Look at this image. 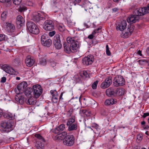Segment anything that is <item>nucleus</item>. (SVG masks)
Instances as JSON below:
<instances>
[{
  "mask_svg": "<svg viewBox=\"0 0 149 149\" xmlns=\"http://www.w3.org/2000/svg\"><path fill=\"white\" fill-rule=\"evenodd\" d=\"M82 112L84 114H85L86 117L89 116L91 115V111L89 110H87L85 109L82 110Z\"/></svg>",
  "mask_w": 149,
  "mask_h": 149,
  "instance_id": "34",
  "label": "nucleus"
},
{
  "mask_svg": "<svg viewBox=\"0 0 149 149\" xmlns=\"http://www.w3.org/2000/svg\"><path fill=\"white\" fill-rule=\"evenodd\" d=\"M11 0H0V2L2 3H8L11 1Z\"/></svg>",
  "mask_w": 149,
  "mask_h": 149,
  "instance_id": "54",
  "label": "nucleus"
},
{
  "mask_svg": "<svg viewBox=\"0 0 149 149\" xmlns=\"http://www.w3.org/2000/svg\"><path fill=\"white\" fill-rule=\"evenodd\" d=\"M50 93L52 95V100L53 103H56L58 101V95L56 90H51Z\"/></svg>",
  "mask_w": 149,
  "mask_h": 149,
  "instance_id": "17",
  "label": "nucleus"
},
{
  "mask_svg": "<svg viewBox=\"0 0 149 149\" xmlns=\"http://www.w3.org/2000/svg\"><path fill=\"white\" fill-rule=\"evenodd\" d=\"M33 89L32 88H27L25 91L24 93L25 95L27 96H29L30 95H32V93L33 92Z\"/></svg>",
  "mask_w": 149,
  "mask_h": 149,
  "instance_id": "29",
  "label": "nucleus"
},
{
  "mask_svg": "<svg viewBox=\"0 0 149 149\" xmlns=\"http://www.w3.org/2000/svg\"><path fill=\"white\" fill-rule=\"evenodd\" d=\"M93 37V36L92 34H91L88 36V38L90 39H92Z\"/></svg>",
  "mask_w": 149,
  "mask_h": 149,
  "instance_id": "63",
  "label": "nucleus"
},
{
  "mask_svg": "<svg viewBox=\"0 0 149 149\" xmlns=\"http://www.w3.org/2000/svg\"><path fill=\"white\" fill-rule=\"evenodd\" d=\"M7 13L6 11H4L3 12L1 15V18L4 21L6 19L7 16Z\"/></svg>",
  "mask_w": 149,
  "mask_h": 149,
  "instance_id": "38",
  "label": "nucleus"
},
{
  "mask_svg": "<svg viewBox=\"0 0 149 149\" xmlns=\"http://www.w3.org/2000/svg\"><path fill=\"white\" fill-rule=\"evenodd\" d=\"M68 127V130L69 131H72L76 130L79 128L78 124L77 123H73L67 126Z\"/></svg>",
  "mask_w": 149,
  "mask_h": 149,
  "instance_id": "22",
  "label": "nucleus"
},
{
  "mask_svg": "<svg viewBox=\"0 0 149 149\" xmlns=\"http://www.w3.org/2000/svg\"><path fill=\"white\" fill-rule=\"evenodd\" d=\"M60 36H61L60 35L58 34L56 35L54 37L53 40V42H61V41Z\"/></svg>",
  "mask_w": 149,
  "mask_h": 149,
  "instance_id": "30",
  "label": "nucleus"
},
{
  "mask_svg": "<svg viewBox=\"0 0 149 149\" xmlns=\"http://www.w3.org/2000/svg\"><path fill=\"white\" fill-rule=\"evenodd\" d=\"M139 64L140 65L145 66H149V60L146 59H141L138 61Z\"/></svg>",
  "mask_w": 149,
  "mask_h": 149,
  "instance_id": "27",
  "label": "nucleus"
},
{
  "mask_svg": "<svg viewBox=\"0 0 149 149\" xmlns=\"http://www.w3.org/2000/svg\"><path fill=\"white\" fill-rule=\"evenodd\" d=\"M71 1L73 2L74 6L76 4L80 3L81 1V0H71Z\"/></svg>",
  "mask_w": 149,
  "mask_h": 149,
  "instance_id": "49",
  "label": "nucleus"
},
{
  "mask_svg": "<svg viewBox=\"0 0 149 149\" xmlns=\"http://www.w3.org/2000/svg\"><path fill=\"white\" fill-rule=\"evenodd\" d=\"M80 100V99H78V98H76V99H75L74 98H73L71 99L70 100V102H72V103H73V105H74V103L75 102H78Z\"/></svg>",
  "mask_w": 149,
  "mask_h": 149,
  "instance_id": "45",
  "label": "nucleus"
},
{
  "mask_svg": "<svg viewBox=\"0 0 149 149\" xmlns=\"http://www.w3.org/2000/svg\"><path fill=\"white\" fill-rule=\"evenodd\" d=\"M73 109L72 108H70L68 111L67 115L68 116H70L72 113Z\"/></svg>",
  "mask_w": 149,
  "mask_h": 149,
  "instance_id": "47",
  "label": "nucleus"
},
{
  "mask_svg": "<svg viewBox=\"0 0 149 149\" xmlns=\"http://www.w3.org/2000/svg\"><path fill=\"white\" fill-rule=\"evenodd\" d=\"M41 42L43 46L47 47H50L52 44V40L48 39L46 35H43L42 36Z\"/></svg>",
  "mask_w": 149,
  "mask_h": 149,
  "instance_id": "10",
  "label": "nucleus"
},
{
  "mask_svg": "<svg viewBox=\"0 0 149 149\" xmlns=\"http://www.w3.org/2000/svg\"><path fill=\"white\" fill-rule=\"evenodd\" d=\"M27 29L30 33L34 34H38L39 32V29L35 23L31 21L26 23Z\"/></svg>",
  "mask_w": 149,
  "mask_h": 149,
  "instance_id": "3",
  "label": "nucleus"
},
{
  "mask_svg": "<svg viewBox=\"0 0 149 149\" xmlns=\"http://www.w3.org/2000/svg\"><path fill=\"white\" fill-rule=\"evenodd\" d=\"M125 81L123 76L121 75L116 76L113 79V84L115 87L122 86L125 84Z\"/></svg>",
  "mask_w": 149,
  "mask_h": 149,
  "instance_id": "4",
  "label": "nucleus"
},
{
  "mask_svg": "<svg viewBox=\"0 0 149 149\" xmlns=\"http://www.w3.org/2000/svg\"><path fill=\"white\" fill-rule=\"evenodd\" d=\"M4 117L5 118H7L9 119H12V117L11 116V115H10L9 114H5L4 116Z\"/></svg>",
  "mask_w": 149,
  "mask_h": 149,
  "instance_id": "51",
  "label": "nucleus"
},
{
  "mask_svg": "<svg viewBox=\"0 0 149 149\" xmlns=\"http://www.w3.org/2000/svg\"><path fill=\"white\" fill-rule=\"evenodd\" d=\"M149 12V4L147 5V7H141L138 8V10L135 11L136 14L140 15H144L146 13Z\"/></svg>",
  "mask_w": 149,
  "mask_h": 149,
  "instance_id": "13",
  "label": "nucleus"
},
{
  "mask_svg": "<svg viewBox=\"0 0 149 149\" xmlns=\"http://www.w3.org/2000/svg\"><path fill=\"white\" fill-rule=\"evenodd\" d=\"M6 77H3L1 79V83H3L6 82Z\"/></svg>",
  "mask_w": 149,
  "mask_h": 149,
  "instance_id": "55",
  "label": "nucleus"
},
{
  "mask_svg": "<svg viewBox=\"0 0 149 149\" xmlns=\"http://www.w3.org/2000/svg\"><path fill=\"white\" fill-rule=\"evenodd\" d=\"M55 47L56 49H59L61 48L62 45L61 42H53Z\"/></svg>",
  "mask_w": 149,
  "mask_h": 149,
  "instance_id": "32",
  "label": "nucleus"
},
{
  "mask_svg": "<svg viewBox=\"0 0 149 149\" xmlns=\"http://www.w3.org/2000/svg\"><path fill=\"white\" fill-rule=\"evenodd\" d=\"M143 128L145 129H148L149 128V126L148 125H144L143 126Z\"/></svg>",
  "mask_w": 149,
  "mask_h": 149,
  "instance_id": "61",
  "label": "nucleus"
},
{
  "mask_svg": "<svg viewBox=\"0 0 149 149\" xmlns=\"http://www.w3.org/2000/svg\"><path fill=\"white\" fill-rule=\"evenodd\" d=\"M33 17L32 19L34 22H38L40 20H42L43 17H40V13L38 12H34L33 14Z\"/></svg>",
  "mask_w": 149,
  "mask_h": 149,
  "instance_id": "18",
  "label": "nucleus"
},
{
  "mask_svg": "<svg viewBox=\"0 0 149 149\" xmlns=\"http://www.w3.org/2000/svg\"><path fill=\"white\" fill-rule=\"evenodd\" d=\"M5 36L3 34H0V41H1L5 40Z\"/></svg>",
  "mask_w": 149,
  "mask_h": 149,
  "instance_id": "52",
  "label": "nucleus"
},
{
  "mask_svg": "<svg viewBox=\"0 0 149 149\" xmlns=\"http://www.w3.org/2000/svg\"><path fill=\"white\" fill-rule=\"evenodd\" d=\"M25 22L23 18L20 15L17 16L16 18V24L18 26H19L20 27L22 26L24 24Z\"/></svg>",
  "mask_w": 149,
  "mask_h": 149,
  "instance_id": "21",
  "label": "nucleus"
},
{
  "mask_svg": "<svg viewBox=\"0 0 149 149\" xmlns=\"http://www.w3.org/2000/svg\"><path fill=\"white\" fill-rule=\"evenodd\" d=\"M92 127H93V128H91V130H93L94 132L95 131V130H96L97 131H98L100 130L99 125L96 124L94 123L93 124Z\"/></svg>",
  "mask_w": 149,
  "mask_h": 149,
  "instance_id": "33",
  "label": "nucleus"
},
{
  "mask_svg": "<svg viewBox=\"0 0 149 149\" xmlns=\"http://www.w3.org/2000/svg\"><path fill=\"white\" fill-rule=\"evenodd\" d=\"M67 43L63 44V47L65 52L68 54L71 52H77L79 45V42L74 39L73 38L68 37L67 38Z\"/></svg>",
  "mask_w": 149,
  "mask_h": 149,
  "instance_id": "1",
  "label": "nucleus"
},
{
  "mask_svg": "<svg viewBox=\"0 0 149 149\" xmlns=\"http://www.w3.org/2000/svg\"><path fill=\"white\" fill-rule=\"evenodd\" d=\"M2 131L8 132L12 130V125L9 122L5 121L2 122L1 124Z\"/></svg>",
  "mask_w": 149,
  "mask_h": 149,
  "instance_id": "9",
  "label": "nucleus"
},
{
  "mask_svg": "<svg viewBox=\"0 0 149 149\" xmlns=\"http://www.w3.org/2000/svg\"><path fill=\"white\" fill-rule=\"evenodd\" d=\"M55 33V31H53L52 32H49V36L52 37L54 35Z\"/></svg>",
  "mask_w": 149,
  "mask_h": 149,
  "instance_id": "53",
  "label": "nucleus"
},
{
  "mask_svg": "<svg viewBox=\"0 0 149 149\" xmlns=\"http://www.w3.org/2000/svg\"><path fill=\"white\" fill-rule=\"evenodd\" d=\"M56 63L55 62H53L52 63H51V66L53 67H54L56 66Z\"/></svg>",
  "mask_w": 149,
  "mask_h": 149,
  "instance_id": "59",
  "label": "nucleus"
},
{
  "mask_svg": "<svg viewBox=\"0 0 149 149\" xmlns=\"http://www.w3.org/2000/svg\"><path fill=\"white\" fill-rule=\"evenodd\" d=\"M75 118L74 117H73L72 118H69L67 121L66 125L67 126H68L70 125L73 124V123H76L75 122Z\"/></svg>",
  "mask_w": 149,
  "mask_h": 149,
  "instance_id": "31",
  "label": "nucleus"
},
{
  "mask_svg": "<svg viewBox=\"0 0 149 149\" xmlns=\"http://www.w3.org/2000/svg\"><path fill=\"white\" fill-rule=\"evenodd\" d=\"M37 98L35 97H30L26 101V102L27 104H29L30 105H35L36 102V98Z\"/></svg>",
  "mask_w": 149,
  "mask_h": 149,
  "instance_id": "26",
  "label": "nucleus"
},
{
  "mask_svg": "<svg viewBox=\"0 0 149 149\" xmlns=\"http://www.w3.org/2000/svg\"><path fill=\"white\" fill-rule=\"evenodd\" d=\"M26 7L24 6H20L19 10L20 12H22L26 11Z\"/></svg>",
  "mask_w": 149,
  "mask_h": 149,
  "instance_id": "43",
  "label": "nucleus"
},
{
  "mask_svg": "<svg viewBox=\"0 0 149 149\" xmlns=\"http://www.w3.org/2000/svg\"><path fill=\"white\" fill-rule=\"evenodd\" d=\"M46 60L45 58L41 57L40 59V61L39 64L42 65H45L46 64Z\"/></svg>",
  "mask_w": 149,
  "mask_h": 149,
  "instance_id": "35",
  "label": "nucleus"
},
{
  "mask_svg": "<svg viewBox=\"0 0 149 149\" xmlns=\"http://www.w3.org/2000/svg\"><path fill=\"white\" fill-rule=\"evenodd\" d=\"M81 76L83 77H87L89 76V75L86 71H83L81 72Z\"/></svg>",
  "mask_w": 149,
  "mask_h": 149,
  "instance_id": "37",
  "label": "nucleus"
},
{
  "mask_svg": "<svg viewBox=\"0 0 149 149\" xmlns=\"http://www.w3.org/2000/svg\"><path fill=\"white\" fill-rule=\"evenodd\" d=\"M22 0H13V3L15 5H18L22 2Z\"/></svg>",
  "mask_w": 149,
  "mask_h": 149,
  "instance_id": "44",
  "label": "nucleus"
},
{
  "mask_svg": "<svg viewBox=\"0 0 149 149\" xmlns=\"http://www.w3.org/2000/svg\"><path fill=\"white\" fill-rule=\"evenodd\" d=\"M52 132L54 134H58L61 132V131L59 130L58 128V127H56L55 128L53 129L52 130Z\"/></svg>",
  "mask_w": 149,
  "mask_h": 149,
  "instance_id": "41",
  "label": "nucleus"
},
{
  "mask_svg": "<svg viewBox=\"0 0 149 149\" xmlns=\"http://www.w3.org/2000/svg\"><path fill=\"white\" fill-rule=\"evenodd\" d=\"M67 133L66 132H63L58 134L56 136L58 139H64V138L66 135Z\"/></svg>",
  "mask_w": 149,
  "mask_h": 149,
  "instance_id": "28",
  "label": "nucleus"
},
{
  "mask_svg": "<svg viewBox=\"0 0 149 149\" xmlns=\"http://www.w3.org/2000/svg\"><path fill=\"white\" fill-rule=\"evenodd\" d=\"M118 10V9L116 8H114L112 9V13H116Z\"/></svg>",
  "mask_w": 149,
  "mask_h": 149,
  "instance_id": "60",
  "label": "nucleus"
},
{
  "mask_svg": "<svg viewBox=\"0 0 149 149\" xmlns=\"http://www.w3.org/2000/svg\"><path fill=\"white\" fill-rule=\"evenodd\" d=\"M129 30H128L129 32H128L127 31V32H125L124 34V36H123V38H127L129 36H130L131 34L132 33V32L133 31V29H131V30H130V29H129Z\"/></svg>",
  "mask_w": 149,
  "mask_h": 149,
  "instance_id": "36",
  "label": "nucleus"
},
{
  "mask_svg": "<svg viewBox=\"0 0 149 149\" xmlns=\"http://www.w3.org/2000/svg\"><path fill=\"white\" fill-rule=\"evenodd\" d=\"M142 139V137L141 136V135L139 134L137 135V139L139 141L141 140Z\"/></svg>",
  "mask_w": 149,
  "mask_h": 149,
  "instance_id": "57",
  "label": "nucleus"
},
{
  "mask_svg": "<svg viewBox=\"0 0 149 149\" xmlns=\"http://www.w3.org/2000/svg\"><path fill=\"white\" fill-rule=\"evenodd\" d=\"M58 127V128L59 130L61 132L65 129V125L64 124H61Z\"/></svg>",
  "mask_w": 149,
  "mask_h": 149,
  "instance_id": "39",
  "label": "nucleus"
},
{
  "mask_svg": "<svg viewBox=\"0 0 149 149\" xmlns=\"http://www.w3.org/2000/svg\"><path fill=\"white\" fill-rule=\"evenodd\" d=\"M149 116V113H143V115L142 116V117L143 118H146V116Z\"/></svg>",
  "mask_w": 149,
  "mask_h": 149,
  "instance_id": "58",
  "label": "nucleus"
},
{
  "mask_svg": "<svg viewBox=\"0 0 149 149\" xmlns=\"http://www.w3.org/2000/svg\"><path fill=\"white\" fill-rule=\"evenodd\" d=\"M146 52L148 55H149V47H148L146 50Z\"/></svg>",
  "mask_w": 149,
  "mask_h": 149,
  "instance_id": "64",
  "label": "nucleus"
},
{
  "mask_svg": "<svg viewBox=\"0 0 149 149\" xmlns=\"http://www.w3.org/2000/svg\"><path fill=\"white\" fill-rule=\"evenodd\" d=\"M43 28L46 31L52 30L54 29L53 22L50 20H46L44 24Z\"/></svg>",
  "mask_w": 149,
  "mask_h": 149,
  "instance_id": "11",
  "label": "nucleus"
},
{
  "mask_svg": "<svg viewBox=\"0 0 149 149\" xmlns=\"http://www.w3.org/2000/svg\"><path fill=\"white\" fill-rule=\"evenodd\" d=\"M112 77L109 76L102 83L101 85V87L103 89H104L109 87L112 84Z\"/></svg>",
  "mask_w": 149,
  "mask_h": 149,
  "instance_id": "12",
  "label": "nucleus"
},
{
  "mask_svg": "<svg viewBox=\"0 0 149 149\" xmlns=\"http://www.w3.org/2000/svg\"><path fill=\"white\" fill-rule=\"evenodd\" d=\"M106 54L108 56L111 55V52L109 50V46L108 45H106Z\"/></svg>",
  "mask_w": 149,
  "mask_h": 149,
  "instance_id": "46",
  "label": "nucleus"
},
{
  "mask_svg": "<svg viewBox=\"0 0 149 149\" xmlns=\"http://www.w3.org/2000/svg\"><path fill=\"white\" fill-rule=\"evenodd\" d=\"M4 70L6 73L12 75H15V71L10 66L6 65L3 67Z\"/></svg>",
  "mask_w": 149,
  "mask_h": 149,
  "instance_id": "16",
  "label": "nucleus"
},
{
  "mask_svg": "<svg viewBox=\"0 0 149 149\" xmlns=\"http://www.w3.org/2000/svg\"><path fill=\"white\" fill-rule=\"evenodd\" d=\"M109 102H110L109 100V99H107L105 100V101L104 103L105 104L107 105H110Z\"/></svg>",
  "mask_w": 149,
  "mask_h": 149,
  "instance_id": "56",
  "label": "nucleus"
},
{
  "mask_svg": "<svg viewBox=\"0 0 149 149\" xmlns=\"http://www.w3.org/2000/svg\"><path fill=\"white\" fill-rule=\"evenodd\" d=\"M6 29L8 32H13L15 31V28L14 25L10 23H6Z\"/></svg>",
  "mask_w": 149,
  "mask_h": 149,
  "instance_id": "20",
  "label": "nucleus"
},
{
  "mask_svg": "<svg viewBox=\"0 0 149 149\" xmlns=\"http://www.w3.org/2000/svg\"><path fill=\"white\" fill-rule=\"evenodd\" d=\"M75 138L72 135H67L63 139V143L68 146H72L73 145L74 143Z\"/></svg>",
  "mask_w": 149,
  "mask_h": 149,
  "instance_id": "6",
  "label": "nucleus"
},
{
  "mask_svg": "<svg viewBox=\"0 0 149 149\" xmlns=\"http://www.w3.org/2000/svg\"><path fill=\"white\" fill-rule=\"evenodd\" d=\"M7 41L9 45L11 46H13L16 45V40L15 38L14 37H11L8 38Z\"/></svg>",
  "mask_w": 149,
  "mask_h": 149,
  "instance_id": "23",
  "label": "nucleus"
},
{
  "mask_svg": "<svg viewBox=\"0 0 149 149\" xmlns=\"http://www.w3.org/2000/svg\"><path fill=\"white\" fill-rule=\"evenodd\" d=\"M25 62L27 66L30 67L33 65L35 62V61L31 58V56H28L25 59Z\"/></svg>",
  "mask_w": 149,
  "mask_h": 149,
  "instance_id": "19",
  "label": "nucleus"
},
{
  "mask_svg": "<svg viewBox=\"0 0 149 149\" xmlns=\"http://www.w3.org/2000/svg\"><path fill=\"white\" fill-rule=\"evenodd\" d=\"M127 24L126 21L123 20L117 24L116 29L122 31L126 28Z\"/></svg>",
  "mask_w": 149,
  "mask_h": 149,
  "instance_id": "15",
  "label": "nucleus"
},
{
  "mask_svg": "<svg viewBox=\"0 0 149 149\" xmlns=\"http://www.w3.org/2000/svg\"><path fill=\"white\" fill-rule=\"evenodd\" d=\"M58 29L61 32H62L65 30V27L63 26H59L58 27Z\"/></svg>",
  "mask_w": 149,
  "mask_h": 149,
  "instance_id": "50",
  "label": "nucleus"
},
{
  "mask_svg": "<svg viewBox=\"0 0 149 149\" xmlns=\"http://www.w3.org/2000/svg\"><path fill=\"white\" fill-rule=\"evenodd\" d=\"M63 92H62L61 93V95L59 97V100H62L63 99V98L62 97L63 95Z\"/></svg>",
  "mask_w": 149,
  "mask_h": 149,
  "instance_id": "62",
  "label": "nucleus"
},
{
  "mask_svg": "<svg viewBox=\"0 0 149 149\" xmlns=\"http://www.w3.org/2000/svg\"><path fill=\"white\" fill-rule=\"evenodd\" d=\"M35 136L38 139L35 144V146L38 149H42L44 147L45 141L43 138L38 134H36Z\"/></svg>",
  "mask_w": 149,
  "mask_h": 149,
  "instance_id": "5",
  "label": "nucleus"
},
{
  "mask_svg": "<svg viewBox=\"0 0 149 149\" xmlns=\"http://www.w3.org/2000/svg\"><path fill=\"white\" fill-rule=\"evenodd\" d=\"M93 56L91 55H89L82 59V62L84 65H88L91 64L93 62Z\"/></svg>",
  "mask_w": 149,
  "mask_h": 149,
  "instance_id": "14",
  "label": "nucleus"
},
{
  "mask_svg": "<svg viewBox=\"0 0 149 149\" xmlns=\"http://www.w3.org/2000/svg\"><path fill=\"white\" fill-rule=\"evenodd\" d=\"M33 96L38 98L42 93V89L40 85H36L33 86Z\"/></svg>",
  "mask_w": 149,
  "mask_h": 149,
  "instance_id": "7",
  "label": "nucleus"
},
{
  "mask_svg": "<svg viewBox=\"0 0 149 149\" xmlns=\"http://www.w3.org/2000/svg\"><path fill=\"white\" fill-rule=\"evenodd\" d=\"M106 94L108 96L116 95L115 89L113 88H110L106 91Z\"/></svg>",
  "mask_w": 149,
  "mask_h": 149,
  "instance_id": "24",
  "label": "nucleus"
},
{
  "mask_svg": "<svg viewBox=\"0 0 149 149\" xmlns=\"http://www.w3.org/2000/svg\"><path fill=\"white\" fill-rule=\"evenodd\" d=\"M27 84L25 81H23L19 84L17 86V88L14 91L17 94L15 97V102L17 104H23L25 102L24 97L20 95V94L23 93L25 89L27 87Z\"/></svg>",
  "mask_w": 149,
  "mask_h": 149,
  "instance_id": "2",
  "label": "nucleus"
},
{
  "mask_svg": "<svg viewBox=\"0 0 149 149\" xmlns=\"http://www.w3.org/2000/svg\"><path fill=\"white\" fill-rule=\"evenodd\" d=\"M138 10V9L137 8L134 11V15H131L127 19V22L130 23L132 24L138 21L139 19V16H141L143 15H138L137 14H136L135 11Z\"/></svg>",
  "mask_w": 149,
  "mask_h": 149,
  "instance_id": "8",
  "label": "nucleus"
},
{
  "mask_svg": "<svg viewBox=\"0 0 149 149\" xmlns=\"http://www.w3.org/2000/svg\"><path fill=\"white\" fill-rule=\"evenodd\" d=\"M26 4L29 6H33V3L31 1H28L26 2Z\"/></svg>",
  "mask_w": 149,
  "mask_h": 149,
  "instance_id": "48",
  "label": "nucleus"
},
{
  "mask_svg": "<svg viewBox=\"0 0 149 149\" xmlns=\"http://www.w3.org/2000/svg\"><path fill=\"white\" fill-rule=\"evenodd\" d=\"M109 102L110 105L115 104L117 103V100L115 99L109 98Z\"/></svg>",
  "mask_w": 149,
  "mask_h": 149,
  "instance_id": "40",
  "label": "nucleus"
},
{
  "mask_svg": "<svg viewBox=\"0 0 149 149\" xmlns=\"http://www.w3.org/2000/svg\"><path fill=\"white\" fill-rule=\"evenodd\" d=\"M125 91V89L123 88H120L115 89L116 95H117L119 96L124 95Z\"/></svg>",
  "mask_w": 149,
  "mask_h": 149,
  "instance_id": "25",
  "label": "nucleus"
},
{
  "mask_svg": "<svg viewBox=\"0 0 149 149\" xmlns=\"http://www.w3.org/2000/svg\"><path fill=\"white\" fill-rule=\"evenodd\" d=\"M98 81L97 80L95 81L92 85L91 86L93 89H95L97 88Z\"/></svg>",
  "mask_w": 149,
  "mask_h": 149,
  "instance_id": "42",
  "label": "nucleus"
}]
</instances>
